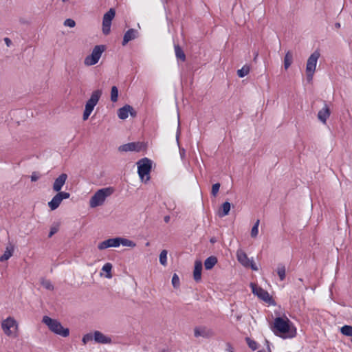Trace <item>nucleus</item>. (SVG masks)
I'll return each instance as SVG.
<instances>
[{"instance_id":"nucleus-1","label":"nucleus","mask_w":352,"mask_h":352,"mask_svg":"<svg viewBox=\"0 0 352 352\" xmlns=\"http://www.w3.org/2000/svg\"><path fill=\"white\" fill-rule=\"evenodd\" d=\"M272 330L276 335L281 334L283 338H293L296 336V328L287 317H276Z\"/></svg>"},{"instance_id":"nucleus-2","label":"nucleus","mask_w":352,"mask_h":352,"mask_svg":"<svg viewBox=\"0 0 352 352\" xmlns=\"http://www.w3.org/2000/svg\"><path fill=\"white\" fill-rule=\"evenodd\" d=\"M114 192V188L111 186L98 190L90 198L89 206L94 208L103 205L107 198L113 195Z\"/></svg>"},{"instance_id":"nucleus-3","label":"nucleus","mask_w":352,"mask_h":352,"mask_svg":"<svg viewBox=\"0 0 352 352\" xmlns=\"http://www.w3.org/2000/svg\"><path fill=\"white\" fill-rule=\"evenodd\" d=\"M42 322L47 326L49 329L55 334L59 335L62 337H67L69 335V330L68 328H64L61 323L47 316L43 318Z\"/></svg>"},{"instance_id":"nucleus-4","label":"nucleus","mask_w":352,"mask_h":352,"mask_svg":"<svg viewBox=\"0 0 352 352\" xmlns=\"http://www.w3.org/2000/svg\"><path fill=\"white\" fill-rule=\"evenodd\" d=\"M1 327L4 334L10 338H15L18 336L19 323L12 316H8L1 322Z\"/></svg>"},{"instance_id":"nucleus-5","label":"nucleus","mask_w":352,"mask_h":352,"mask_svg":"<svg viewBox=\"0 0 352 352\" xmlns=\"http://www.w3.org/2000/svg\"><path fill=\"white\" fill-rule=\"evenodd\" d=\"M102 94V91L101 89L94 90L89 98V99L86 102L85 110L82 115L83 120H87L91 113H92L94 107L98 104L101 96Z\"/></svg>"},{"instance_id":"nucleus-6","label":"nucleus","mask_w":352,"mask_h":352,"mask_svg":"<svg viewBox=\"0 0 352 352\" xmlns=\"http://www.w3.org/2000/svg\"><path fill=\"white\" fill-rule=\"evenodd\" d=\"M138 173L142 182L150 180V173L152 168V161L147 157L142 158L137 162Z\"/></svg>"},{"instance_id":"nucleus-7","label":"nucleus","mask_w":352,"mask_h":352,"mask_svg":"<svg viewBox=\"0 0 352 352\" xmlns=\"http://www.w3.org/2000/svg\"><path fill=\"white\" fill-rule=\"evenodd\" d=\"M105 50V47L102 45H96L91 54L85 57L84 64L87 66H92L98 63L102 53Z\"/></svg>"},{"instance_id":"nucleus-8","label":"nucleus","mask_w":352,"mask_h":352,"mask_svg":"<svg viewBox=\"0 0 352 352\" xmlns=\"http://www.w3.org/2000/svg\"><path fill=\"white\" fill-rule=\"evenodd\" d=\"M238 261L245 267H250L253 271H258V268L254 261L253 258H248L246 253L241 249L236 251Z\"/></svg>"},{"instance_id":"nucleus-9","label":"nucleus","mask_w":352,"mask_h":352,"mask_svg":"<svg viewBox=\"0 0 352 352\" xmlns=\"http://www.w3.org/2000/svg\"><path fill=\"white\" fill-rule=\"evenodd\" d=\"M250 287L252 288V292L254 295L257 296L260 299L265 302L273 304L274 300L266 290L263 289L261 287H258L254 283H251Z\"/></svg>"},{"instance_id":"nucleus-10","label":"nucleus","mask_w":352,"mask_h":352,"mask_svg":"<svg viewBox=\"0 0 352 352\" xmlns=\"http://www.w3.org/2000/svg\"><path fill=\"white\" fill-rule=\"evenodd\" d=\"M115 16V10L111 8L107 12L104 14L102 20V32L104 34L107 35L111 31V21Z\"/></svg>"},{"instance_id":"nucleus-11","label":"nucleus","mask_w":352,"mask_h":352,"mask_svg":"<svg viewBox=\"0 0 352 352\" xmlns=\"http://www.w3.org/2000/svg\"><path fill=\"white\" fill-rule=\"evenodd\" d=\"M69 197L70 194L69 192H57V194L48 202V206L52 210H54L58 208L63 199H68Z\"/></svg>"},{"instance_id":"nucleus-12","label":"nucleus","mask_w":352,"mask_h":352,"mask_svg":"<svg viewBox=\"0 0 352 352\" xmlns=\"http://www.w3.org/2000/svg\"><path fill=\"white\" fill-rule=\"evenodd\" d=\"M320 54L318 50L314 51L308 58L306 65V72H315L316 65Z\"/></svg>"},{"instance_id":"nucleus-13","label":"nucleus","mask_w":352,"mask_h":352,"mask_svg":"<svg viewBox=\"0 0 352 352\" xmlns=\"http://www.w3.org/2000/svg\"><path fill=\"white\" fill-rule=\"evenodd\" d=\"M119 247L118 237L111 238L103 241L98 243V248L100 250H103L109 248H118Z\"/></svg>"},{"instance_id":"nucleus-14","label":"nucleus","mask_w":352,"mask_h":352,"mask_svg":"<svg viewBox=\"0 0 352 352\" xmlns=\"http://www.w3.org/2000/svg\"><path fill=\"white\" fill-rule=\"evenodd\" d=\"M67 179V175L65 173L60 174L54 181L53 184V190L55 192H61V189L65 185Z\"/></svg>"},{"instance_id":"nucleus-15","label":"nucleus","mask_w":352,"mask_h":352,"mask_svg":"<svg viewBox=\"0 0 352 352\" xmlns=\"http://www.w3.org/2000/svg\"><path fill=\"white\" fill-rule=\"evenodd\" d=\"M138 37V32L137 30L131 28L128 30L123 36L122 45H126L129 41L134 40Z\"/></svg>"},{"instance_id":"nucleus-16","label":"nucleus","mask_w":352,"mask_h":352,"mask_svg":"<svg viewBox=\"0 0 352 352\" xmlns=\"http://www.w3.org/2000/svg\"><path fill=\"white\" fill-rule=\"evenodd\" d=\"M330 115V109L325 103L324 107L318 111V118L322 124H326L327 120L329 118Z\"/></svg>"},{"instance_id":"nucleus-17","label":"nucleus","mask_w":352,"mask_h":352,"mask_svg":"<svg viewBox=\"0 0 352 352\" xmlns=\"http://www.w3.org/2000/svg\"><path fill=\"white\" fill-rule=\"evenodd\" d=\"M94 340L96 342L99 344H109L111 342V339L101 333L99 331H95L94 332Z\"/></svg>"},{"instance_id":"nucleus-18","label":"nucleus","mask_w":352,"mask_h":352,"mask_svg":"<svg viewBox=\"0 0 352 352\" xmlns=\"http://www.w3.org/2000/svg\"><path fill=\"white\" fill-rule=\"evenodd\" d=\"M140 146L138 143L130 142L119 146L118 150L122 152L138 151Z\"/></svg>"},{"instance_id":"nucleus-19","label":"nucleus","mask_w":352,"mask_h":352,"mask_svg":"<svg viewBox=\"0 0 352 352\" xmlns=\"http://www.w3.org/2000/svg\"><path fill=\"white\" fill-rule=\"evenodd\" d=\"M133 110L131 106L126 104L118 110V116L121 120H125L128 118L129 112Z\"/></svg>"},{"instance_id":"nucleus-20","label":"nucleus","mask_w":352,"mask_h":352,"mask_svg":"<svg viewBox=\"0 0 352 352\" xmlns=\"http://www.w3.org/2000/svg\"><path fill=\"white\" fill-rule=\"evenodd\" d=\"M202 263L201 261H196L195 262V267L193 271V278L195 281L198 282L201 278Z\"/></svg>"},{"instance_id":"nucleus-21","label":"nucleus","mask_w":352,"mask_h":352,"mask_svg":"<svg viewBox=\"0 0 352 352\" xmlns=\"http://www.w3.org/2000/svg\"><path fill=\"white\" fill-rule=\"evenodd\" d=\"M231 205L228 201H225L221 206V208L218 212V215L220 217H223L229 214L230 210Z\"/></svg>"},{"instance_id":"nucleus-22","label":"nucleus","mask_w":352,"mask_h":352,"mask_svg":"<svg viewBox=\"0 0 352 352\" xmlns=\"http://www.w3.org/2000/svg\"><path fill=\"white\" fill-rule=\"evenodd\" d=\"M217 263V257L211 256L208 257L204 261V267L206 270H211Z\"/></svg>"},{"instance_id":"nucleus-23","label":"nucleus","mask_w":352,"mask_h":352,"mask_svg":"<svg viewBox=\"0 0 352 352\" xmlns=\"http://www.w3.org/2000/svg\"><path fill=\"white\" fill-rule=\"evenodd\" d=\"M119 241V246L120 245L126 247H130V248H134L135 247L136 244L131 240L122 238V237H118Z\"/></svg>"},{"instance_id":"nucleus-24","label":"nucleus","mask_w":352,"mask_h":352,"mask_svg":"<svg viewBox=\"0 0 352 352\" xmlns=\"http://www.w3.org/2000/svg\"><path fill=\"white\" fill-rule=\"evenodd\" d=\"M293 60V55L292 54L288 51L285 56L284 58V67L285 69H287L290 65H292Z\"/></svg>"},{"instance_id":"nucleus-25","label":"nucleus","mask_w":352,"mask_h":352,"mask_svg":"<svg viewBox=\"0 0 352 352\" xmlns=\"http://www.w3.org/2000/svg\"><path fill=\"white\" fill-rule=\"evenodd\" d=\"M12 254H13V248H9L8 247H7L3 254L1 255L0 257V261L3 262V261L8 260L12 256Z\"/></svg>"},{"instance_id":"nucleus-26","label":"nucleus","mask_w":352,"mask_h":352,"mask_svg":"<svg viewBox=\"0 0 352 352\" xmlns=\"http://www.w3.org/2000/svg\"><path fill=\"white\" fill-rule=\"evenodd\" d=\"M111 270H112V265L110 263H105L102 268V270L104 272H106L105 277L107 278H111L112 274H111Z\"/></svg>"},{"instance_id":"nucleus-27","label":"nucleus","mask_w":352,"mask_h":352,"mask_svg":"<svg viewBox=\"0 0 352 352\" xmlns=\"http://www.w3.org/2000/svg\"><path fill=\"white\" fill-rule=\"evenodd\" d=\"M175 56L178 59H180L182 61L185 60V54L184 53L182 49L179 45H175Z\"/></svg>"},{"instance_id":"nucleus-28","label":"nucleus","mask_w":352,"mask_h":352,"mask_svg":"<svg viewBox=\"0 0 352 352\" xmlns=\"http://www.w3.org/2000/svg\"><path fill=\"white\" fill-rule=\"evenodd\" d=\"M277 274L279 278L283 281L285 278V267L283 264H279L277 267Z\"/></svg>"},{"instance_id":"nucleus-29","label":"nucleus","mask_w":352,"mask_h":352,"mask_svg":"<svg viewBox=\"0 0 352 352\" xmlns=\"http://www.w3.org/2000/svg\"><path fill=\"white\" fill-rule=\"evenodd\" d=\"M250 68L248 65H244L241 69L237 71V75L240 78H243L247 76L250 72Z\"/></svg>"},{"instance_id":"nucleus-30","label":"nucleus","mask_w":352,"mask_h":352,"mask_svg":"<svg viewBox=\"0 0 352 352\" xmlns=\"http://www.w3.org/2000/svg\"><path fill=\"white\" fill-rule=\"evenodd\" d=\"M118 89L116 86H113L111 90V100L113 102L118 101Z\"/></svg>"},{"instance_id":"nucleus-31","label":"nucleus","mask_w":352,"mask_h":352,"mask_svg":"<svg viewBox=\"0 0 352 352\" xmlns=\"http://www.w3.org/2000/svg\"><path fill=\"white\" fill-rule=\"evenodd\" d=\"M341 333L346 336H352V326L344 325L340 329Z\"/></svg>"},{"instance_id":"nucleus-32","label":"nucleus","mask_w":352,"mask_h":352,"mask_svg":"<svg viewBox=\"0 0 352 352\" xmlns=\"http://www.w3.org/2000/svg\"><path fill=\"white\" fill-rule=\"evenodd\" d=\"M160 263L166 266L167 264V251L164 250L160 252Z\"/></svg>"},{"instance_id":"nucleus-33","label":"nucleus","mask_w":352,"mask_h":352,"mask_svg":"<svg viewBox=\"0 0 352 352\" xmlns=\"http://www.w3.org/2000/svg\"><path fill=\"white\" fill-rule=\"evenodd\" d=\"M260 221L258 219L255 223L254 224L253 227L251 230V236L253 238H255L257 236L258 234V226H259Z\"/></svg>"},{"instance_id":"nucleus-34","label":"nucleus","mask_w":352,"mask_h":352,"mask_svg":"<svg viewBox=\"0 0 352 352\" xmlns=\"http://www.w3.org/2000/svg\"><path fill=\"white\" fill-rule=\"evenodd\" d=\"M42 286L48 290H53L54 289V285L49 280H43L41 281Z\"/></svg>"},{"instance_id":"nucleus-35","label":"nucleus","mask_w":352,"mask_h":352,"mask_svg":"<svg viewBox=\"0 0 352 352\" xmlns=\"http://www.w3.org/2000/svg\"><path fill=\"white\" fill-rule=\"evenodd\" d=\"M246 342L248 343V346L253 351H255L258 347V344L254 340H251L249 338H246Z\"/></svg>"},{"instance_id":"nucleus-36","label":"nucleus","mask_w":352,"mask_h":352,"mask_svg":"<svg viewBox=\"0 0 352 352\" xmlns=\"http://www.w3.org/2000/svg\"><path fill=\"white\" fill-rule=\"evenodd\" d=\"M179 276L176 274H174L173 277H172V284H173V286L175 287V288H178L179 287Z\"/></svg>"},{"instance_id":"nucleus-37","label":"nucleus","mask_w":352,"mask_h":352,"mask_svg":"<svg viewBox=\"0 0 352 352\" xmlns=\"http://www.w3.org/2000/svg\"><path fill=\"white\" fill-rule=\"evenodd\" d=\"M220 188V184L216 183L212 185L211 194L213 197H216Z\"/></svg>"},{"instance_id":"nucleus-38","label":"nucleus","mask_w":352,"mask_h":352,"mask_svg":"<svg viewBox=\"0 0 352 352\" xmlns=\"http://www.w3.org/2000/svg\"><path fill=\"white\" fill-rule=\"evenodd\" d=\"M194 335L196 338L199 336H205L204 330L199 327H196L194 329Z\"/></svg>"},{"instance_id":"nucleus-39","label":"nucleus","mask_w":352,"mask_h":352,"mask_svg":"<svg viewBox=\"0 0 352 352\" xmlns=\"http://www.w3.org/2000/svg\"><path fill=\"white\" fill-rule=\"evenodd\" d=\"M92 340H94V334L87 333L82 337V341L84 344H87Z\"/></svg>"},{"instance_id":"nucleus-40","label":"nucleus","mask_w":352,"mask_h":352,"mask_svg":"<svg viewBox=\"0 0 352 352\" xmlns=\"http://www.w3.org/2000/svg\"><path fill=\"white\" fill-rule=\"evenodd\" d=\"M64 25L69 28H74L76 25V22L72 19H67L64 21Z\"/></svg>"},{"instance_id":"nucleus-41","label":"nucleus","mask_w":352,"mask_h":352,"mask_svg":"<svg viewBox=\"0 0 352 352\" xmlns=\"http://www.w3.org/2000/svg\"><path fill=\"white\" fill-rule=\"evenodd\" d=\"M30 178H31V181L32 182H36V181H37L39 179V175L36 172H34L31 175Z\"/></svg>"},{"instance_id":"nucleus-42","label":"nucleus","mask_w":352,"mask_h":352,"mask_svg":"<svg viewBox=\"0 0 352 352\" xmlns=\"http://www.w3.org/2000/svg\"><path fill=\"white\" fill-rule=\"evenodd\" d=\"M57 232V228H52L49 233V237H52Z\"/></svg>"},{"instance_id":"nucleus-43","label":"nucleus","mask_w":352,"mask_h":352,"mask_svg":"<svg viewBox=\"0 0 352 352\" xmlns=\"http://www.w3.org/2000/svg\"><path fill=\"white\" fill-rule=\"evenodd\" d=\"M3 40H4V42H5V43L6 44V45L8 47H10L11 45L12 41H11V40L9 38L6 37V38H4Z\"/></svg>"},{"instance_id":"nucleus-44","label":"nucleus","mask_w":352,"mask_h":352,"mask_svg":"<svg viewBox=\"0 0 352 352\" xmlns=\"http://www.w3.org/2000/svg\"><path fill=\"white\" fill-rule=\"evenodd\" d=\"M314 72H307V78L309 81H311L313 78Z\"/></svg>"},{"instance_id":"nucleus-45","label":"nucleus","mask_w":352,"mask_h":352,"mask_svg":"<svg viewBox=\"0 0 352 352\" xmlns=\"http://www.w3.org/2000/svg\"><path fill=\"white\" fill-rule=\"evenodd\" d=\"M179 153H180V155H181V157L183 158L185 155V150L184 148H179Z\"/></svg>"},{"instance_id":"nucleus-46","label":"nucleus","mask_w":352,"mask_h":352,"mask_svg":"<svg viewBox=\"0 0 352 352\" xmlns=\"http://www.w3.org/2000/svg\"><path fill=\"white\" fill-rule=\"evenodd\" d=\"M179 124H178L177 135H176V139L177 142H179Z\"/></svg>"},{"instance_id":"nucleus-47","label":"nucleus","mask_w":352,"mask_h":352,"mask_svg":"<svg viewBox=\"0 0 352 352\" xmlns=\"http://www.w3.org/2000/svg\"><path fill=\"white\" fill-rule=\"evenodd\" d=\"M169 220H170V217H169V216H166V217H164V221H165L166 223H168V222L169 221Z\"/></svg>"},{"instance_id":"nucleus-48","label":"nucleus","mask_w":352,"mask_h":352,"mask_svg":"<svg viewBox=\"0 0 352 352\" xmlns=\"http://www.w3.org/2000/svg\"><path fill=\"white\" fill-rule=\"evenodd\" d=\"M129 113H130V114H131V116H135V114H136V113H135V112H134V111H133H133H131V112H129Z\"/></svg>"},{"instance_id":"nucleus-49","label":"nucleus","mask_w":352,"mask_h":352,"mask_svg":"<svg viewBox=\"0 0 352 352\" xmlns=\"http://www.w3.org/2000/svg\"><path fill=\"white\" fill-rule=\"evenodd\" d=\"M335 26H336V28H339L340 27V24L339 23H336L335 24Z\"/></svg>"},{"instance_id":"nucleus-50","label":"nucleus","mask_w":352,"mask_h":352,"mask_svg":"<svg viewBox=\"0 0 352 352\" xmlns=\"http://www.w3.org/2000/svg\"><path fill=\"white\" fill-rule=\"evenodd\" d=\"M257 56H258V53H257V52H256V53H255V55H254V60H256V59Z\"/></svg>"},{"instance_id":"nucleus-51","label":"nucleus","mask_w":352,"mask_h":352,"mask_svg":"<svg viewBox=\"0 0 352 352\" xmlns=\"http://www.w3.org/2000/svg\"><path fill=\"white\" fill-rule=\"evenodd\" d=\"M257 352H265V351L263 350H260V351H258Z\"/></svg>"}]
</instances>
